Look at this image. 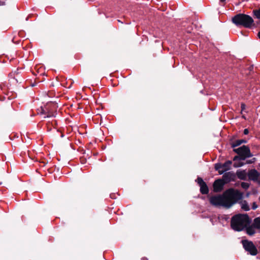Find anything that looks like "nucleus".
Masks as SVG:
<instances>
[{
  "label": "nucleus",
  "instance_id": "0eeeda50",
  "mask_svg": "<svg viewBox=\"0 0 260 260\" xmlns=\"http://www.w3.org/2000/svg\"><path fill=\"white\" fill-rule=\"evenodd\" d=\"M256 230L260 231V217L254 219L251 224L246 228V234L249 236H253L256 233Z\"/></svg>",
  "mask_w": 260,
  "mask_h": 260
},
{
  "label": "nucleus",
  "instance_id": "f8f14e48",
  "mask_svg": "<svg viewBox=\"0 0 260 260\" xmlns=\"http://www.w3.org/2000/svg\"><path fill=\"white\" fill-rule=\"evenodd\" d=\"M259 176V173L255 169L250 170L247 173V177L249 179L253 181H257Z\"/></svg>",
  "mask_w": 260,
  "mask_h": 260
},
{
  "label": "nucleus",
  "instance_id": "7c9ffc66",
  "mask_svg": "<svg viewBox=\"0 0 260 260\" xmlns=\"http://www.w3.org/2000/svg\"><path fill=\"white\" fill-rule=\"evenodd\" d=\"M141 260H147V258L145 257H143Z\"/></svg>",
  "mask_w": 260,
  "mask_h": 260
},
{
  "label": "nucleus",
  "instance_id": "4be33fe9",
  "mask_svg": "<svg viewBox=\"0 0 260 260\" xmlns=\"http://www.w3.org/2000/svg\"><path fill=\"white\" fill-rule=\"evenodd\" d=\"M245 107H246V106L244 103H242L241 104V108L242 111H243L244 110H245Z\"/></svg>",
  "mask_w": 260,
  "mask_h": 260
},
{
  "label": "nucleus",
  "instance_id": "9d476101",
  "mask_svg": "<svg viewBox=\"0 0 260 260\" xmlns=\"http://www.w3.org/2000/svg\"><path fill=\"white\" fill-rule=\"evenodd\" d=\"M197 181L200 187V192L201 193L203 194H207L209 192V189L206 182L200 177L197 178Z\"/></svg>",
  "mask_w": 260,
  "mask_h": 260
},
{
  "label": "nucleus",
  "instance_id": "f3484780",
  "mask_svg": "<svg viewBox=\"0 0 260 260\" xmlns=\"http://www.w3.org/2000/svg\"><path fill=\"white\" fill-rule=\"evenodd\" d=\"M241 144V142H240V140H236L232 143H231V147L233 148H235V147L240 145Z\"/></svg>",
  "mask_w": 260,
  "mask_h": 260
},
{
  "label": "nucleus",
  "instance_id": "4468645a",
  "mask_svg": "<svg viewBox=\"0 0 260 260\" xmlns=\"http://www.w3.org/2000/svg\"><path fill=\"white\" fill-rule=\"evenodd\" d=\"M236 175L237 177L241 180H245L247 179V173L246 170H237Z\"/></svg>",
  "mask_w": 260,
  "mask_h": 260
},
{
  "label": "nucleus",
  "instance_id": "f257e3e1",
  "mask_svg": "<svg viewBox=\"0 0 260 260\" xmlns=\"http://www.w3.org/2000/svg\"><path fill=\"white\" fill-rule=\"evenodd\" d=\"M251 221L247 214H237L234 215L231 219L232 228L236 231H241L245 229L250 224Z\"/></svg>",
  "mask_w": 260,
  "mask_h": 260
},
{
  "label": "nucleus",
  "instance_id": "dca6fc26",
  "mask_svg": "<svg viewBox=\"0 0 260 260\" xmlns=\"http://www.w3.org/2000/svg\"><path fill=\"white\" fill-rule=\"evenodd\" d=\"M253 14L255 18L260 19V8L253 11Z\"/></svg>",
  "mask_w": 260,
  "mask_h": 260
},
{
  "label": "nucleus",
  "instance_id": "2eb2a0df",
  "mask_svg": "<svg viewBox=\"0 0 260 260\" xmlns=\"http://www.w3.org/2000/svg\"><path fill=\"white\" fill-rule=\"evenodd\" d=\"M241 208L245 211H248L250 209L248 203L245 201L242 202Z\"/></svg>",
  "mask_w": 260,
  "mask_h": 260
},
{
  "label": "nucleus",
  "instance_id": "ddd939ff",
  "mask_svg": "<svg viewBox=\"0 0 260 260\" xmlns=\"http://www.w3.org/2000/svg\"><path fill=\"white\" fill-rule=\"evenodd\" d=\"M225 183L222 179H217L213 183L214 190L216 192L220 191L223 189Z\"/></svg>",
  "mask_w": 260,
  "mask_h": 260
},
{
  "label": "nucleus",
  "instance_id": "cd10ccee",
  "mask_svg": "<svg viewBox=\"0 0 260 260\" xmlns=\"http://www.w3.org/2000/svg\"><path fill=\"white\" fill-rule=\"evenodd\" d=\"M5 2H2V1H0V6L4 5H5Z\"/></svg>",
  "mask_w": 260,
  "mask_h": 260
},
{
  "label": "nucleus",
  "instance_id": "f03ea898",
  "mask_svg": "<svg viewBox=\"0 0 260 260\" xmlns=\"http://www.w3.org/2000/svg\"><path fill=\"white\" fill-rule=\"evenodd\" d=\"M223 195L225 207L227 208H230L242 198V193L233 188H229L226 190L223 193Z\"/></svg>",
  "mask_w": 260,
  "mask_h": 260
},
{
  "label": "nucleus",
  "instance_id": "bb28decb",
  "mask_svg": "<svg viewBox=\"0 0 260 260\" xmlns=\"http://www.w3.org/2000/svg\"><path fill=\"white\" fill-rule=\"evenodd\" d=\"M255 158H253L252 159V160H251V161H249V162H248V163H249V164H250V163H252V162H254V161H255Z\"/></svg>",
  "mask_w": 260,
  "mask_h": 260
},
{
  "label": "nucleus",
  "instance_id": "7ed1b4c3",
  "mask_svg": "<svg viewBox=\"0 0 260 260\" xmlns=\"http://www.w3.org/2000/svg\"><path fill=\"white\" fill-rule=\"evenodd\" d=\"M233 22L237 26H242L245 28L251 27L253 20L252 18L244 14H238L232 18Z\"/></svg>",
  "mask_w": 260,
  "mask_h": 260
},
{
  "label": "nucleus",
  "instance_id": "20e7f679",
  "mask_svg": "<svg viewBox=\"0 0 260 260\" xmlns=\"http://www.w3.org/2000/svg\"><path fill=\"white\" fill-rule=\"evenodd\" d=\"M56 104L49 102L44 107H41L40 113L46 115L45 117H55L56 114Z\"/></svg>",
  "mask_w": 260,
  "mask_h": 260
},
{
  "label": "nucleus",
  "instance_id": "a878e982",
  "mask_svg": "<svg viewBox=\"0 0 260 260\" xmlns=\"http://www.w3.org/2000/svg\"><path fill=\"white\" fill-rule=\"evenodd\" d=\"M226 0H219V2L220 3H222L223 4V5H224V3H225V2L226 1Z\"/></svg>",
  "mask_w": 260,
  "mask_h": 260
},
{
  "label": "nucleus",
  "instance_id": "412c9836",
  "mask_svg": "<svg viewBox=\"0 0 260 260\" xmlns=\"http://www.w3.org/2000/svg\"><path fill=\"white\" fill-rule=\"evenodd\" d=\"M240 160V156L239 155V156H235L234 158H233V160L234 161H236L237 160Z\"/></svg>",
  "mask_w": 260,
  "mask_h": 260
},
{
  "label": "nucleus",
  "instance_id": "6e6552de",
  "mask_svg": "<svg viewBox=\"0 0 260 260\" xmlns=\"http://www.w3.org/2000/svg\"><path fill=\"white\" fill-rule=\"evenodd\" d=\"M209 200L210 204L213 206L225 207L223 193L222 194H216L211 196Z\"/></svg>",
  "mask_w": 260,
  "mask_h": 260
},
{
  "label": "nucleus",
  "instance_id": "b1692460",
  "mask_svg": "<svg viewBox=\"0 0 260 260\" xmlns=\"http://www.w3.org/2000/svg\"><path fill=\"white\" fill-rule=\"evenodd\" d=\"M248 133H249L248 129H247V128L244 129V132H243V134L244 135H247Z\"/></svg>",
  "mask_w": 260,
  "mask_h": 260
},
{
  "label": "nucleus",
  "instance_id": "9b49d317",
  "mask_svg": "<svg viewBox=\"0 0 260 260\" xmlns=\"http://www.w3.org/2000/svg\"><path fill=\"white\" fill-rule=\"evenodd\" d=\"M236 179V174L233 171L224 172L222 176V180L225 183L234 181Z\"/></svg>",
  "mask_w": 260,
  "mask_h": 260
},
{
  "label": "nucleus",
  "instance_id": "393cba45",
  "mask_svg": "<svg viewBox=\"0 0 260 260\" xmlns=\"http://www.w3.org/2000/svg\"><path fill=\"white\" fill-rule=\"evenodd\" d=\"M240 140V142H241V144L242 143H246V141L245 140H243V139H241V140Z\"/></svg>",
  "mask_w": 260,
  "mask_h": 260
},
{
  "label": "nucleus",
  "instance_id": "473e14b6",
  "mask_svg": "<svg viewBox=\"0 0 260 260\" xmlns=\"http://www.w3.org/2000/svg\"><path fill=\"white\" fill-rule=\"evenodd\" d=\"M14 38H13V39H12V41H13V42H14Z\"/></svg>",
  "mask_w": 260,
  "mask_h": 260
},
{
  "label": "nucleus",
  "instance_id": "2f4dec72",
  "mask_svg": "<svg viewBox=\"0 0 260 260\" xmlns=\"http://www.w3.org/2000/svg\"><path fill=\"white\" fill-rule=\"evenodd\" d=\"M61 137H63V135L62 134V135H61Z\"/></svg>",
  "mask_w": 260,
  "mask_h": 260
},
{
  "label": "nucleus",
  "instance_id": "aec40b11",
  "mask_svg": "<svg viewBox=\"0 0 260 260\" xmlns=\"http://www.w3.org/2000/svg\"><path fill=\"white\" fill-rule=\"evenodd\" d=\"M257 205H256L255 202H253L252 206V209L253 210H255L257 208Z\"/></svg>",
  "mask_w": 260,
  "mask_h": 260
},
{
  "label": "nucleus",
  "instance_id": "5701e85b",
  "mask_svg": "<svg viewBox=\"0 0 260 260\" xmlns=\"http://www.w3.org/2000/svg\"><path fill=\"white\" fill-rule=\"evenodd\" d=\"M243 164H236V163H235V164H234V167H235V168H238V167H241V166H243Z\"/></svg>",
  "mask_w": 260,
  "mask_h": 260
},
{
  "label": "nucleus",
  "instance_id": "423d86ee",
  "mask_svg": "<svg viewBox=\"0 0 260 260\" xmlns=\"http://www.w3.org/2000/svg\"><path fill=\"white\" fill-rule=\"evenodd\" d=\"M241 242L245 250L250 254L256 255L257 254V249L252 241L248 240H243Z\"/></svg>",
  "mask_w": 260,
  "mask_h": 260
},
{
  "label": "nucleus",
  "instance_id": "1a4fd4ad",
  "mask_svg": "<svg viewBox=\"0 0 260 260\" xmlns=\"http://www.w3.org/2000/svg\"><path fill=\"white\" fill-rule=\"evenodd\" d=\"M232 165V160H227L224 163H217L215 165L214 168L217 171L219 174H223L226 171L231 169Z\"/></svg>",
  "mask_w": 260,
  "mask_h": 260
},
{
  "label": "nucleus",
  "instance_id": "6ab92c4d",
  "mask_svg": "<svg viewBox=\"0 0 260 260\" xmlns=\"http://www.w3.org/2000/svg\"><path fill=\"white\" fill-rule=\"evenodd\" d=\"M15 75H16V72H11L9 74V77L10 78V79H12L13 80L15 79Z\"/></svg>",
  "mask_w": 260,
  "mask_h": 260
},
{
  "label": "nucleus",
  "instance_id": "c85d7f7f",
  "mask_svg": "<svg viewBox=\"0 0 260 260\" xmlns=\"http://www.w3.org/2000/svg\"><path fill=\"white\" fill-rule=\"evenodd\" d=\"M257 36H258V38L260 39V31L258 32Z\"/></svg>",
  "mask_w": 260,
  "mask_h": 260
},
{
  "label": "nucleus",
  "instance_id": "a211bd4d",
  "mask_svg": "<svg viewBox=\"0 0 260 260\" xmlns=\"http://www.w3.org/2000/svg\"><path fill=\"white\" fill-rule=\"evenodd\" d=\"M241 185V187L245 189H247L249 186V183L247 182H242Z\"/></svg>",
  "mask_w": 260,
  "mask_h": 260
},
{
  "label": "nucleus",
  "instance_id": "c756f323",
  "mask_svg": "<svg viewBox=\"0 0 260 260\" xmlns=\"http://www.w3.org/2000/svg\"><path fill=\"white\" fill-rule=\"evenodd\" d=\"M256 181L258 182V184L260 185V178L259 179H258Z\"/></svg>",
  "mask_w": 260,
  "mask_h": 260
},
{
  "label": "nucleus",
  "instance_id": "39448f33",
  "mask_svg": "<svg viewBox=\"0 0 260 260\" xmlns=\"http://www.w3.org/2000/svg\"><path fill=\"white\" fill-rule=\"evenodd\" d=\"M233 151L240 156V160H244L247 158L252 156L248 146L243 145L238 148H234Z\"/></svg>",
  "mask_w": 260,
  "mask_h": 260
}]
</instances>
